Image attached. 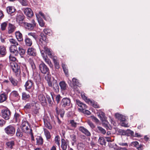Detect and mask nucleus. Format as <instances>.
Listing matches in <instances>:
<instances>
[{"instance_id": "4468645a", "label": "nucleus", "mask_w": 150, "mask_h": 150, "mask_svg": "<svg viewBox=\"0 0 150 150\" xmlns=\"http://www.w3.org/2000/svg\"><path fill=\"white\" fill-rule=\"evenodd\" d=\"M38 99L42 106H45L47 104L45 96L42 94L39 95Z\"/></svg>"}, {"instance_id": "9d476101", "label": "nucleus", "mask_w": 150, "mask_h": 150, "mask_svg": "<svg viewBox=\"0 0 150 150\" xmlns=\"http://www.w3.org/2000/svg\"><path fill=\"white\" fill-rule=\"evenodd\" d=\"M42 47L43 48L44 50H43L44 52V53H45L51 58H53L54 57V53L51 50L48 48L46 46V45H44Z\"/></svg>"}, {"instance_id": "412c9836", "label": "nucleus", "mask_w": 150, "mask_h": 150, "mask_svg": "<svg viewBox=\"0 0 150 150\" xmlns=\"http://www.w3.org/2000/svg\"><path fill=\"white\" fill-rule=\"evenodd\" d=\"M35 15L40 25L42 27H44L45 26V23L43 20L40 17L38 14L36 13Z\"/></svg>"}, {"instance_id": "ddd939ff", "label": "nucleus", "mask_w": 150, "mask_h": 150, "mask_svg": "<svg viewBox=\"0 0 150 150\" xmlns=\"http://www.w3.org/2000/svg\"><path fill=\"white\" fill-rule=\"evenodd\" d=\"M34 83L33 81L31 80H28L26 82L25 86V90L29 91V90L31 89L33 87Z\"/></svg>"}, {"instance_id": "a19ab883", "label": "nucleus", "mask_w": 150, "mask_h": 150, "mask_svg": "<svg viewBox=\"0 0 150 150\" xmlns=\"http://www.w3.org/2000/svg\"><path fill=\"white\" fill-rule=\"evenodd\" d=\"M37 142L38 145H42L43 144V139L41 137H38L36 138Z\"/></svg>"}, {"instance_id": "6e6552de", "label": "nucleus", "mask_w": 150, "mask_h": 150, "mask_svg": "<svg viewBox=\"0 0 150 150\" xmlns=\"http://www.w3.org/2000/svg\"><path fill=\"white\" fill-rule=\"evenodd\" d=\"M70 104V99L67 98H63L61 102V105L63 108H66L69 106Z\"/></svg>"}, {"instance_id": "c03bdc74", "label": "nucleus", "mask_w": 150, "mask_h": 150, "mask_svg": "<svg viewBox=\"0 0 150 150\" xmlns=\"http://www.w3.org/2000/svg\"><path fill=\"white\" fill-rule=\"evenodd\" d=\"M29 62L32 69L33 70L35 69L36 67L33 60L32 59L30 58Z\"/></svg>"}, {"instance_id": "aec40b11", "label": "nucleus", "mask_w": 150, "mask_h": 150, "mask_svg": "<svg viewBox=\"0 0 150 150\" xmlns=\"http://www.w3.org/2000/svg\"><path fill=\"white\" fill-rule=\"evenodd\" d=\"M76 101L77 105L80 107V108H79L80 110L86 108V105L81 102L80 100H76Z\"/></svg>"}, {"instance_id": "c756f323", "label": "nucleus", "mask_w": 150, "mask_h": 150, "mask_svg": "<svg viewBox=\"0 0 150 150\" xmlns=\"http://www.w3.org/2000/svg\"><path fill=\"white\" fill-rule=\"evenodd\" d=\"M59 85L62 90H65L66 89L67 84L64 81H61L59 83Z\"/></svg>"}, {"instance_id": "5701e85b", "label": "nucleus", "mask_w": 150, "mask_h": 150, "mask_svg": "<svg viewBox=\"0 0 150 150\" xmlns=\"http://www.w3.org/2000/svg\"><path fill=\"white\" fill-rule=\"evenodd\" d=\"M8 78L10 81L13 86H17L18 82L17 80L12 76L9 77Z\"/></svg>"}, {"instance_id": "f03ea898", "label": "nucleus", "mask_w": 150, "mask_h": 150, "mask_svg": "<svg viewBox=\"0 0 150 150\" xmlns=\"http://www.w3.org/2000/svg\"><path fill=\"white\" fill-rule=\"evenodd\" d=\"M22 25L25 28L28 30H32L36 26V23L34 19H32L31 23H28L26 22H23Z\"/></svg>"}, {"instance_id": "69168bd1", "label": "nucleus", "mask_w": 150, "mask_h": 150, "mask_svg": "<svg viewBox=\"0 0 150 150\" xmlns=\"http://www.w3.org/2000/svg\"><path fill=\"white\" fill-rule=\"evenodd\" d=\"M28 35L36 39L37 38L36 36L35 33H28Z\"/></svg>"}, {"instance_id": "bb28decb", "label": "nucleus", "mask_w": 150, "mask_h": 150, "mask_svg": "<svg viewBox=\"0 0 150 150\" xmlns=\"http://www.w3.org/2000/svg\"><path fill=\"white\" fill-rule=\"evenodd\" d=\"M24 41L26 45L28 46H31L32 44V41L31 39L28 37H26Z\"/></svg>"}, {"instance_id": "7c9ffc66", "label": "nucleus", "mask_w": 150, "mask_h": 150, "mask_svg": "<svg viewBox=\"0 0 150 150\" xmlns=\"http://www.w3.org/2000/svg\"><path fill=\"white\" fill-rule=\"evenodd\" d=\"M70 126L74 129L76 128L77 126V123L75 122L73 120H70L69 121Z\"/></svg>"}, {"instance_id": "f704fd0d", "label": "nucleus", "mask_w": 150, "mask_h": 150, "mask_svg": "<svg viewBox=\"0 0 150 150\" xmlns=\"http://www.w3.org/2000/svg\"><path fill=\"white\" fill-rule=\"evenodd\" d=\"M52 87L54 89L55 91L58 92L59 91V87L57 82H55L53 83Z\"/></svg>"}, {"instance_id": "9b49d317", "label": "nucleus", "mask_w": 150, "mask_h": 150, "mask_svg": "<svg viewBox=\"0 0 150 150\" xmlns=\"http://www.w3.org/2000/svg\"><path fill=\"white\" fill-rule=\"evenodd\" d=\"M22 10L27 17L30 18L33 16V13L31 8H23Z\"/></svg>"}, {"instance_id": "de8ad7c7", "label": "nucleus", "mask_w": 150, "mask_h": 150, "mask_svg": "<svg viewBox=\"0 0 150 150\" xmlns=\"http://www.w3.org/2000/svg\"><path fill=\"white\" fill-rule=\"evenodd\" d=\"M85 146V145L83 143H79L78 144L77 148L79 150H82Z\"/></svg>"}, {"instance_id": "c9c22d12", "label": "nucleus", "mask_w": 150, "mask_h": 150, "mask_svg": "<svg viewBox=\"0 0 150 150\" xmlns=\"http://www.w3.org/2000/svg\"><path fill=\"white\" fill-rule=\"evenodd\" d=\"M56 57H54L52 59L53 61L54 62L55 67L57 69H59V65L57 60L56 59Z\"/></svg>"}, {"instance_id": "7ed1b4c3", "label": "nucleus", "mask_w": 150, "mask_h": 150, "mask_svg": "<svg viewBox=\"0 0 150 150\" xmlns=\"http://www.w3.org/2000/svg\"><path fill=\"white\" fill-rule=\"evenodd\" d=\"M13 71L15 73L16 76H19L21 74L20 67L16 63L14 62L11 65Z\"/></svg>"}, {"instance_id": "13d9d810", "label": "nucleus", "mask_w": 150, "mask_h": 150, "mask_svg": "<svg viewBox=\"0 0 150 150\" xmlns=\"http://www.w3.org/2000/svg\"><path fill=\"white\" fill-rule=\"evenodd\" d=\"M82 112L85 114L89 115L91 114L90 112L88 110L83 109L81 111Z\"/></svg>"}, {"instance_id": "5fc2aeb1", "label": "nucleus", "mask_w": 150, "mask_h": 150, "mask_svg": "<svg viewBox=\"0 0 150 150\" xmlns=\"http://www.w3.org/2000/svg\"><path fill=\"white\" fill-rule=\"evenodd\" d=\"M130 145L132 146L136 147L137 148L139 145V143L137 141L131 143Z\"/></svg>"}, {"instance_id": "6e6d98bb", "label": "nucleus", "mask_w": 150, "mask_h": 150, "mask_svg": "<svg viewBox=\"0 0 150 150\" xmlns=\"http://www.w3.org/2000/svg\"><path fill=\"white\" fill-rule=\"evenodd\" d=\"M70 138L71 140L74 142H75L76 141V136L74 134H72L70 135Z\"/></svg>"}, {"instance_id": "f257e3e1", "label": "nucleus", "mask_w": 150, "mask_h": 150, "mask_svg": "<svg viewBox=\"0 0 150 150\" xmlns=\"http://www.w3.org/2000/svg\"><path fill=\"white\" fill-rule=\"evenodd\" d=\"M81 95L82 98L88 103L90 105H92L93 106L96 108H99V105L97 103L95 102L93 100H91L90 99L87 98L84 93H82Z\"/></svg>"}, {"instance_id": "3c124183", "label": "nucleus", "mask_w": 150, "mask_h": 150, "mask_svg": "<svg viewBox=\"0 0 150 150\" xmlns=\"http://www.w3.org/2000/svg\"><path fill=\"white\" fill-rule=\"evenodd\" d=\"M44 33L46 34L50 35H51L52 32L51 30L48 28H46L44 30Z\"/></svg>"}, {"instance_id": "c85d7f7f", "label": "nucleus", "mask_w": 150, "mask_h": 150, "mask_svg": "<svg viewBox=\"0 0 150 150\" xmlns=\"http://www.w3.org/2000/svg\"><path fill=\"white\" fill-rule=\"evenodd\" d=\"M6 53V50L5 47L3 45L0 46V54L4 56Z\"/></svg>"}, {"instance_id": "dca6fc26", "label": "nucleus", "mask_w": 150, "mask_h": 150, "mask_svg": "<svg viewBox=\"0 0 150 150\" xmlns=\"http://www.w3.org/2000/svg\"><path fill=\"white\" fill-rule=\"evenodd\" d=\"M79 129L87 136H90L91 135L90 132L83 127H79Z\"/></svg>"}, {"instance_id": "49530a36", "label": "nucleus", "mask_w": 150, "mask_h": 150, "mask_svg": "<svg viewBox=\"0 0 150 150\" xmlns=\"http://www.w3.org/2000/svg\"><path fill=\"white\" fill-rule=\"evenodd\" d=\"M21 4L23 6H28V3L26 0H18Z\"/></svg>"}, {"instance_id": "864d4df0", "label": "nucleus", "mask_w": 150, "mask_h": 150, "mask_svg": "<svg viewBox=\"0 0 150 150\" xmlns=\"http://www.w3.org/2000/svg\"><path fill=\"white\" fill-rule=\"evenodd\" d=\"M98 129L100 131L101 133H102L103 134H105L106 133V131L102 127L100 126L98 127Z\"/></svg>"}, {"instance_id": "cd10ccee", "label": "nucleus", "mask_w": 150, "mask_h": 150, "mask_svg": "<svg viewBox=\"0 0 150 150\" xmlns=\"http://www.w3.org/2000/svg\"><path fill=\"white\" fill-rule=\"evenodd\" d=\"M24 19L23 15L22 13L18 14L17 15L16 20L18 23H20Z\"/></svg>"}, {"instance_id": "f8f14e48", "label": "nucleus", "mask_w": 150, "mask_h": 150, "mask_svg": "<svg viewBox=\"0 0 150 150\" xmlns=\"http://www.w3.org/2000/svg\"><path fill=\"white\" fill-rule=\"evenodd\" d=\"M5 130L8 134H13L15 133V129L13 126L10 125L5 129Z\"/></svg>"}, {"instance_id": "4be33fe9", "label": "nucleus", "mask_w": 150, "mask_h": 150, "mask_svg": "<svg viewBox=\"0 0 150 150\" xmlns=\"http://www.w3.org/2000/svg\"><path fill=\"white\" fill-rule=\"evenodd\" d=\"M16 27L13 25L9 23L8 28V33L9 34H11L15 30Z\"/></svg>"}, {"instance_id": "ea45409f", "label": "nucleus", "mask_w": 150, "mask_h": 150, "mask_svg": "<svg viewBox=\"0 0 150 150\" xmlns=\"http://www.w3.org/2000/svg\"><path fill=\"white\" fill-rule=\"evenodd\" d=\"M7 98L6 95L5 94H2L0 95V103L5 101Z\"/></svg>"}, {"instance_id": "2f4dec72", "label": "nucleus", "mask_w": 150, "mask_h": 150, "mask_svg": "<svg viewBox=\"0 0 150 150\" xmlns=\"http://www.w3.org/2000/svg\"><path fill=\"white\" fill-rule=\"evenodd\" d=\"M60 137L58 135H57L55 137L54 142L55 143L57 144V146L59 147L60 145Z\"/></svg>"}, {"instance_id": "20e7f679", "label": "nucleus", "mask_w": 150, "mask_h": 150, "mask_svg": "<svg viewBox=\"0 0 150 150\" xmlns=\"http://www.w3.org/2000/svg\"><path fill=\"white\" fill-rule=\"evenodd\" d=\"M39 68L41 72L44 74H48L50 72L48 68L43 62L39 64Z\"/></svg>"}, {"instance_id": "a878e982", "label": "nucleus", "mask_w": 150, "mask_h": 150, "mask_svg": "<svg viewBox=\"0 0 150 150\" xmlns=\"http://www.w3.org/2000/svg\"><path fill=\"white\" fill-rule=\"evenodd\" d=\"M19 54L21 57H23V56L25 53V50L23 49L21 46H19L18 48Z\"/></svg>"}, {"instance_id": "09e8293b", "label": "nucleus", "mask_w": 150, "mask_h": 150, "mask_svg": "<svg viewBox=\"0 0 150 150\" xmlns=\"http://www.w3.org/2000/svg\"><path fill=\"white\" fill-rule=\"evenodd\" d=\"M7 25V23L6 22H4L1 24V29L3 31L6 29Z\"/></svg>"}, {"instance_id": "0e129e2a", "label": "nucleus", "mask_w": 150, "mask_h": 150, "mask_svg": "<svg viewBox=\"0 0 150 150\" xmlns=\"http://www.w3.org/2000/svg\"><path fill=\"white\" fill-rule=\"evenodd\" d=\"M91 118L93 121H94L96 123H98L99 122V120L96 117L94 116H91Z\"/></svg>"}, {"instance_id": "473e14b6", "label": "nucleus", "mask_w": 150, "mask_h": 150, "mask_svg": "<svg viewBox=\"0 0 150 150\" xmlns=\"http://www.w3.org/2000/svg\"><path fill=\"white\" fill-rule=\"evenodd\" d=\"M15 142L13 141H9L6 143V144L8 148L12 149L13 146L14 145Z\"/></svg>"}, {"instance_id": "37998d69", "label": "nucleus", "mask_w": 150, "mask_h": 150, "mask_svg": "<svg viewBox=\"0 0 150 150\" xmlns=\"http://www.w3.org/2000/svg\"><path fill=\"white\" fill-rule=\"evenodd\" d=\"M16 135L17 137H21L23 135V133L19 128H18L17 130Z\"/></svg>"}, {"instance_id": "6ab92c4d", "label": "nucleus", "mask_w": 150, "mask_h": 150, "mask_svg": "<svg viewBox=\"0 0 150 150\" xmlns=\"http://www.w3.org/2000/svg\"><path fill=\"white\" fill-rule=\"evenodd\" d=\"M15 34L16 38L18 41L21 42L23 40L22 35L19 31H16Z\"/></svg>"}, {"instance_id": "603ef678", "label": "nucleus", "mask_w": 150, "mask_h": 150, "mask_svg": "<svg viewBox=\"0 0 150 150\" xmlns=\"http://www.w3.org/2000/svg\"><path fill=\"white\" fill-rule=\"evenodd\" d=\"M73 84L74 86H78L79 82L77 79L73 78L72 79Z\"/></svg>"}, {"instance_id": "a211bd4d", "label": "nucleus", "mask_w": 150, "mask_h": 150, "mask_svg": "<svg viewBox=\"0 0 150 150\" xmlns=\"http://www.w3.org/2000/svg\"><path fill=\"white\" fill-rule=\"evenodd\" d=\"M21 128L23 132L26 133H29L31 134L32 136H33V134L32 133V130L31 129H29L28 126L21 127Z\"/></svg>"}, {"instance_id": "79ce46f5", "label": "nucleus", "mask_w": 150, "mask_h": 150, "mask_svg": "<svg viewBox=\"0 0 150 150\" xmlns=\"http://www.w3.org/2000/svg\"><path fill=\"white\" fill-rule=\"evenodd\" d=\"M9 41L11 44H13V45H16V46L19 45L18 42H17L16 40L14 39L11 38L9 39Z\"/></svg>"}, {"instance_id": "052dcab7", "label": "nucleus", "mask_w": 150, "mask_h": 150, "mask_svg": "<svg viewBox=\"0 0 150 150\" xmlns=\"http://www.w3.org/2000/svg\"><path fill=\"white\" fill-rule=\"evenodd\" d=\"M48 79L47 80V83L48 84V85L50 87H52V83L50 81V76H48Z\"/></svg>"}, {"instance_id": "8fccbe9b", "label": "nucleus", "mask_w": 150, "mask_h": 150, "mask_svg": "<svg viewBox=\"0 0 150 150\" xmlns=\"http://www.w3.org/2000/svg\"><path fill=\"white\" fill-rule=\"evenodd\" d=\"M40 51L41 55L42 57L44 60L45 61L48 58V57H47V55L45 54L44 53V51L43 50H41V49H40Z\"/></svg>"}, {"instance_id": "1a4fd4ad", "label": "nucleus", "mask_w": 150, "mask_h": 150, "mask_svg": "<svg viewBox=\"0 0 150 150\" xmlns=\"http://www.w3.org/2000/svg\"><path fill=\"white\" fill-rule=\"evenodd\" d=\"M11 54L13 55L17 56L19 54L18 49L16 45H11L9 48Z\"/></svg>"}, {"instance_id": "2eb2a0df", "label": "nucleus", "mask_w": 150, "mask_h": 150, "mask_svg": "<svg viewBox=\"0 0 150 150\" xmlns=\"http://www.w3.org/2000/svg\"><path fill=\"white\" fill-rule=\"evenodd\" d=\"M27 53L28 55L30 56H34L36 54L35 49L33 47H29L28 49Z\"/></svg>"}, {"instance_id": "39448f33", "label": "nucleus", "mask_w": 150, "mask_h": 150, "mask_svg": "<svg viewBox=\"0 0 150 150\" xmlns=\"http://www.w3.org/2000/svg\"><path fill=\"white\" fill-rule=\"evenodd\" d=\"M20 96L18 92L16 91H13L11 92L10 94V99L14 102L18 101L20 98Z\"/></svg>"}, {"instance_id": "bf43d9fd", "label": "nucleus", "mask_w": 150, "mask_h": 150, "mask_svg": "<svg viewBox=\"0 0 150 150\" xmlns=\"http://www.w3.org/2000/svg\"><path fill=\"white\" fill-rule=\"evenodd\" d=\"M13 56L11 54L9 57V59L10 60L14 62L16 60V58Z\"/></svg>"}, {"instance_id": "423d86ee", "label": "nucleus", "mask_w": 150, "mask_h": 150, "mask_svg": "<svg viewBox=\"0 0 150 150\" xmlns=\"http://www.w3.org/2000/svg\"><path fill=\"white\" fill-rule=\"evenodd\" d=\"M1 116L6 120H8L10 117L11 112L8 109H4L1 110Z\"/></svg>"}, {"instance_id": "72a5a7b5", "label": "nucleus", "mask_w": 150, "mask_h": 150, "mask_svg": "<svg viewBox=\"0 0 150 150\" xmlns=\"http://www.w3.org/2000/svg\"><path fill=\"white\" fill-rule=\"evenodd\" d=\"M30 97V95L26 93L25 92H23L22 93V99L23 100H26L29 99Z\"/></svg>"}, {"instance_id": "4d7b16f0", "label": "nucleus", "mask_w": 150, "mask_h": 150, "mask_svg": "<svg viewBox=\"0 0 150 150\" xmlns=\"http://www.w3.org/2000/svg\"><path fill=\"white\" fill-rule=\"evenodd\" d=\"M33 76L34 79L36 80L39 79L40 78V76L37 73L34 74Z\"/></svg>"}, {"instance_id": "f3484780", "label": "nucleus", "mask_w": 150, "mask_h": 150, "mask_svg": "<svg viewBox=\"0 0 150 150\" xmlns=\"http://www.w3.org/2000/svg\"><path fill=\"white\" fill-rule=\"evenodd\" d=\"M6 10L8 14L12 15L15 12L16 9L13 6H10L6 7Z\"/></svg>"}, {"instance_id": "680f3d73", "label": "nucleus", "mask_w": 150, "mask_h": 150, "mask_svg": "<svg viewBox=\"0 0 150 150\" xmlns=\"http://www.w3.org/2000/svg\"><path fill=\"white\" fill-rule=\"evenodd\" d=\"M26 126H28V124L27 122L25 121H23L21 127H23Z\"/></svg>"}, {"instance_id": "b1692460", "label": "nucleus", "mask_w": 150, "mask_h": 150, "mask_svg": "<svg viewBox=\"0 0 150 150\" xmlns=\"http://www.w3.org/2000/svg\"><path fill=\"white\" fill-rule=\"evenodd\" d=\"M115 116L116 118L122 122L125 121V117L119 113L115 114Z\"/></svg>"}, {"instance_id": "a18cd8bd", "label": "nucleus", "mask_w": 150, "mask_h": 150, "mask_svg": "<svg viewBox=\"0 0 150 150\" xmlns=\"http://www.w3.org/2000/svg\"><path fill=\"white\" fill-rule=\"evenodd\" d=\"M45 125L46 127L49 129H51L52 126L50 123L47 121H44Z\"/></svg>"}, {"instance_id": "e2e57ef3", "label": "nucleus", "mask_w": 150, "mask_h": 150, "mask_svg": "<svg viewBox=\"0 0 150 150\" xmlns=\"http://www.w3.org/2000/svg\"><path fill=\"white\" fill-rule=\"evenodd\" d=\"M126 133L129 134L132 136H134V132L129 129H127L126 131Z\"/></svg>"}, {"instance_id": "4c0bfd02", "label": "nucleus", "mask_w": 150, "mask_h": 150, "mask_svg": "<svg viewBox=\"0 0 150 150\" xmlns=\"http://www.w3.org/2000/svg\"><path fill=\"white\" fill-rule=\"evenodd\" d=\"M98 142L101 145H105L106 142L104 138L102 137H100L98 140Z\"/></svg>"}, {"instance_id": "338daca9", "label": "nucleus", "mask_w": 150, "mask_h": 150, "mask_svg": "<svg viewBox=\"0 0 150 150\" xmlns=\"http://www.w3.org/2000/svg\"><path fill=\"white\" fill-rule=\"evenodd\" d=\"M121 125L122 126H123L126 127H129V125H128V123L124 121L122 122Z\"/></svg>"}, {"instance_id": "e433bc0d", "label": "nucleus", "mask_w": 150, "mask_h": 150, "mask_svg": "<svg viewBox=\"0 0 150 150\" xmlns=\"http://www.w3.org/2000/svg\"><path fill=\"white\" fill-rule=\"evenodd\" d=\"M62 67L65 75L68 76V70L66 67V66L64 63H62Z\"/></svg>"}, {"instance_id": "393cba45", "label": "nucleus", "mask_w": 150, "mask_h": 150, "mask_svg": "<svg viewBox=\"0 0 150 150\" xmlns=\"http://www.w3.org/2000/svg\"><path fill=\"white\" fill-rule=\"evenodd\" d=\"M67 141L64 139H61L62 144L61 145V148L63 150H66L67 149Z\"/></svg>"}, {"instance_id": "774afa93", "label": "nucleus", "mask_w": 150, "mask_h": 150, "mask_svg": "<svg viewBox=\"0 0 150 150\" xmlns=\"http://www.w3.org/2000/svg\"><path fill=\"white\" fill-rule=\"evenodd\" d=\"M45 62L48 64L50 67H52V64L51 63V62L50 61V60L48 58L45 60Z\"/></svg>"}, {"instance_id": "58836bf2", "label": "nucleus", "mask_w": 150, "mask_h": 150, "mask_svg": "<svg viewBox=\"0 0 150 150\" xmlns=\"http://www.w3.org/2000/svg\"><path fill=\"white\" fill-rule=\"evenodd\" d=\"M45 135L47 139H49L50 138L51 136L49 132L47 129H44Z\"/></svg>"}, {"instance_id": "0eeeda50", "label": "nucleus", "mask_w": 150, "mask_h": 150, "mask_svg": "<svg viewBox=\"0 0 150 150\" xmlns=\"http://www.w3.org/2000/svg\"><path fill=\"white\" fill-rule=\"evenodd\" d=\"M48 42V41L46 37L43 34H41L39 41V45L42 47H43L44 45H46L47 43Z\"/></svg>"}]
</instances>
